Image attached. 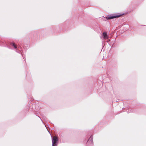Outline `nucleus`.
<instances>
[{
    "label": "nucleus",
    "mask_w": 146,
    "mask_h": 146,
    "mask_svg": "<svg viewBox=\"0 0 146 146\" xmlns=\"http://www.w3.org/2000/svg\"><path fill=\"white\" fill-rule=\"evenodd\" d=\"M93 137L92 136H91L90 138H89L88 141H90L91 142H92V139H93Z\"/></svg>",
    "instance_id": "obj_4"
},
{
    "label": "nucleus",
    "mask_w": 146,
    "mask_h": 146,
    "mask_svg": "<svg viewBox=\"0 0 146 146\" xmlns=\"http://www.w3.org/2000/svg\"><path fill=\"white\" fill-rule=\"evenodd\" d=\"M11 44L13 45V46L15 48H16L17 46H16L15 45V44L14 43H12Z\"/></svg>",
    "instance_id": "obj_5"
},
{
    "label": "nucleus",
    "mask_w": 146,
    "mask_h": 146,
    "mask_svg": "<svg viewBox=\"0 0 146 146\" xmlns=\"http://www.w3.org/2000/svg\"><path fill=\"white\" fill-rule=\"evenodd\" d=\"M52 146H56L57 144L58 139L56 136H54L52 138Z\"/></svg>",
    "instance_id": "obj_1"
},
{
    "label": "nucleus",
    "mask_w": 146,
    "mask_h": 146,
    "mask_svg": "<svg viewBox=\"0 0 146 146\" xmlns=\"http://www.w3.org/2000/svg\"><path fill=\"white\" fill-rule=\"evenodd\" d=\"M102 37L104 39H106L109 38V36L107 35L106 32H104L102 34Z\"/></svg>",
    "instance_id": "obj_3"
},
{
    "label": "nucleus",
    "mask_w": 146,
    "mask_h": 146,
    "mask_svg": "<svg viewBox=\"0 0 146 146\" xmlns=\"http://www.w3.org/2000/svg\"><path fill=\"white\" fill-rule=\"evenodd\" d=\"M120 16V15H108L106 17V18L107 19H112L114 18L119 17Z\"/></svg>",
    "instance_id": "obj_2"
}]
</instances>
